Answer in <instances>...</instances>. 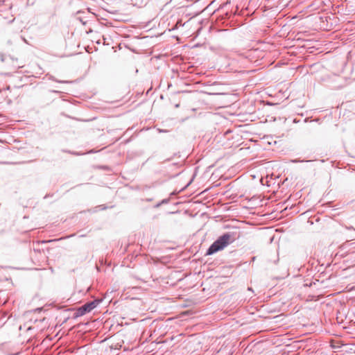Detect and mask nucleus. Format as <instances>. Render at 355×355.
Here are the masks:
<instances>
[{"mask_svg": "<svg viewBox=\"0 0 355 355\" xmlns=\"http://www.w3.org/2000/svg\"><path fill=\"white\" fill-rule=\"evenodd\" d=\"M348 230H354L352 227H347Z\"/></svg>", "mask_w": 355, "mask_h": 355, "instance_id": "obj_4", "label": "nucleus"}, {"mask_svg": "<svg viewBox=\"0 0 355 355\" xmlns=\"http://www.w3.org/2000/svg\"><path fill=\"white\" fill-rule=\"evenodd\" d=\"M235 239L236 238L233 233L227 232L223 234L209 248L207 254H212L219 250H223L230 243L234 242Z\"/></svg>", "mask_w": 355, "mask_h": 355, "instance_id": "obj_1", "label": "nucleus"}, {"mask_svg": "<svg viewBox=\"0 0 355 355\" xmlns=\"http://www.w3.org/2000/svg\"><path fill=\"white\" fill-rule=\"evenodd\" d=\"M97 302L96 301H93L89 303H87L80 307L77 311L78 315H83L86 313L91 311L96 306Z\"/></svg>", "mask_w": 355, "mask_h": 355, "instance_id": "obj_2", "label": "nucleus"}, {"mask_svg": "<svg viewBox=\"0 0 355 355\" xmlns=\"http://www.w3.org/2000/svg\"><path fill=\"white\" fill-rule=\"evenodd\" d=\"M340 345H344V344L340 340H331V347L334 349L340 347Z\"/></svg>", "mask_w": 355, "mask_h": 355, "instance_id": "obj_3", "label": "nucleus"}]
</instances>
